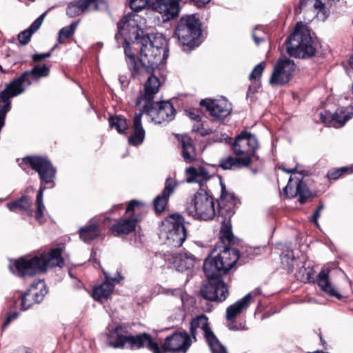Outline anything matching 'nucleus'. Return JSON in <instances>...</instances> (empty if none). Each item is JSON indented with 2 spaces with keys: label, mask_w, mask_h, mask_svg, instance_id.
Wrapping results in <instances>:
<instances>
[{
  "label": "nucleus",
  "mask_w": 353,
  "mask_h": 353,
  "mask_svg": "<svg viewBox=\"0 0 353 353\" xmlns=\"http://www.w3.org/2000/svg\"><path fill=\"white\" fill-rule=\"evenodd\" d=\"M228 327L229 330H233V331L246 330V328L244 326H243L241 325L238 326V325H234V323H229V324L228 325Z\"/></svg>",
  "instance_id": "54"
},
{
  "label": "nucleus",
  "mask_w": 353,
  "mask_h": 353,
  "mask_svg": "<svg viewBox=\"0 0 353 353\" xmlns=\"http://www.w3.org/2000/svg\"><path fill=\"white\" fill-rule=\"evenodd\" d=\"M32 205V201L27 196H22L18 199L8 203L6 207L11 212L17 211H30Z\"/></svg>",
  "instance_id": "34"
},
{
  "label": "nucleus",
  "mask_w": 353,
  "mask_h": 353,
  "mask_svg": "<svg viewBox=\"0 0 353 353\" xmlns=\"http://www.w3.org/2000/svg\"><path fill=\"white\" fill-rule=\"evenodd\" d=\"M159 79L154 75H150L145 83L144 92L137 99L136 105L138 108H147L148 105H151L154 95L159 90Z\"/></svg>",
  "instance_id": "20"
},
{
  "label": "nucleus",
  "mask_w": 353,
  "mask_h": 353,
  "mask_svg": "<svg viewBox=\"0 0 353 353\" xmlns=\"http://www.w3.org/2000/svg\"><path fill=\"white\" fill-rule=\"evenodd\" d=\"M197 261L196 258L189 252L180 254L175 261L176 269L183 272L194 267Z\"/></svg>",
  "instance_id": "33"
},
{
  "label": "nucleus",
  "mask_w": 353,
  "mask_h": 353,
  "mask_svg": "<svg viewBox=\"0 0 353 353\" xmlns=\"http://www.w3.org/2000/svg\"><path fill=\"white\" fill-rule=\"evenodd\" d=\"M200 105L205 107L206 110L209 112L214 119H225L230 114L232 110L231 104L225 99L218 100L206 99L202 100Z\"/></svg>",
  "instance_id": "17"
},
{
  "label": "nucleus",
  "mask_w": 353,
  "mask_h": 353,
  "mask_svg": "<svg viewBox=\"0 0 353 353\" xmlns=\"http://www.w3.org/2000/svg\"><path fill=\"white\" fill-rule=\"evenodd\" d=\"M51 56V52H48L46 53L41 54H35L32 56V59L34 61H39L46 58L50 57Z\"/></svg>",
  "instance_id": "53"
},
{
  "label": "nucleus",
  "mask_w": 353,
  "mask_h": 353,
  "mask_svg": "<svg viewBox=\"0 0 353 353\" xmlns=\"http://www.w3.org/2000/svg\"><path fill=\"white\" fill-rule=\"evenodd\" d=\"M18 314H19L17 312H14L13 313L8 314L3 325H2L3 329H5L8 326V325L10 323L11 321L16 319L18 316Z\"/></svg>",
  "instance_id": "52"
},
{
  "label": "nucleus",
  "mask_w": 353,
  "mask_h": 353,
  "mask_svg": "<svg viewBox=\"0 0 353 353\" xmlns=\"http://www.w3.org/2000/svg\"><path fill=\"white\" fill-rule=\"evenodd\" d=\"M186 210L194 219L212 220L216 214L214 199L207 192L201 190L188 203Z\"/></svg>",
  "instance_id": "8"
},
{
  "label": "nucleus",
  "mask_w": 353,
  "mask_h": 353,
  "mask_svg": "<svg viewBox=\"0 0 353 353\" xmlns=\"http://www.w3.org/2000/svg\"><path fill=\"white\" fill-rule=\"evenodd\" d=\"M281 259L282 263L284 265L285 263V265L288 269H291L293 267L294 259L291 252H288L286 254L283 253L281 255Z\"/></svg>",
  "instance_id": "49"
},
{
  "label": "nucleus",
  "mask_w": 353,
  "mask_h": 353,
  "mask_svg": "<svg viewBox=\"0 0 353 353\" xmlns=\"http://www.w3.org/2000/svg\"><path fill=\"white\" fill-rule=\"evenodd\" d=\"M329 272L330 270L327 268L322 269L317 276L316 283L321 290L329 296H334L341 299L342 296L338 292L336 288L331 283L329 278Z\"/></svg>",
  "instance_id": "24"
},
{
  "label": "nucleus",
  "mask_w": 353,
  "mask_h": 353,
  "mask_svg": "<svg viewBox=\"0 0 353 353\" xmlns=\"http://www.w3.org/2000/svg\"><path fill=\"white\" fill-rule=\"evenodd\" d=\"M19 165L23 170H26V166L29 165L32 169L37 172L39 175L41 181V185L37 195L36 203L37 209L35 217L38 221L42 222L46 210L43 202V192L46 188L43 184L53 183V180L56 174V170L47 159L38 156L27 157L23 158L21 162L19 163Z\"/></svg>",
  "instance_id": "4"
},
{
  "label": "nucleus",
  "mask_w": 353,
  "mask_h": 353,
  "mask_svg": "<svg viewBox=\"0 0 353 353\" xmlns=\"http://www.w3.org/2000/svg\"><path fill=\"white\" fill-rule=\"evenodd\" d=\"M281 169L287 173H293L294 174L297 169V165H296L294 168H293L292 169H286L285 168H282Z\"/></svg>",
  "instance_id": "56"
},
{
  "label": "nucleus",
  "mask_w": 353,
  "mask_h": 353,
  "mask_svg": "<svg viewBox=\"0 0 353 353\" xmlns=\"http://www.w3.org/2000/svg\"><path fill=\"white\" fill-rule=\"evenodd\" d=\"M300 5L302 8L306 6L314 8V12L311 17L305 19V20L308 21H310L314 17L324 20L327 16L325 6L321 0H301Z\"/></svg>",
  "instance_id": "27"
},
{
  "label": "nucleus",
  "mask_w": 353,
  "mask_h": 353,
  "mask_svg": "<svg viewBox=\"0 0 353 353\" xmlns=\"http://www.w3.org/2000/svg\"><path fill=\"white\" fill-rule=\"evenodd\" d=\"M139 61L142 68L151 73L165 55V39L159 34L147 35L141 38Z\"/></svg>",
  "instance_id": "6"
},
{
  "label": "nucleus",
  "mask_w": 353,
  "mask_h": 353,
  "mask_svg": "<svg viewBox=\"0 0 353 353\" xmlns=\"http://www.w3.org/2000/svg\"><path fill=\"white\" fill-rule=\"evenodd\" d=\"M17 297L19 301H14V306L16 307H20L23 310H26L33 304L37 303L32 296L29 289L23 295L20 292H17Z\"/></svg>",
  "instance_id": "36"
},
{
  "label": "nucleus",
  "mask_w": 353,
  "mask_h": 353,
  "mask_svg": "<svg viewBox=\"0 0 353 353\" xmlns=\"http://www.w3.org/2000/svg\"><path fill=\"white\" fill-rule=\"evenodd\" d=\"M29 290L37 303H40L47 294L46 283L43 280L34 282Z\"/></svg>",
  "instance_id": "35"
},
{
  "label": "nucleus",
  "mask_w": 353,
  "mask_h": 353,
  "mask_svg": "<svg viewBox=\"0 0 353 353\" xmlns=\"http://www.w3.org/2000/svg\"><path fill=\"white\" fill-rule=\"evenodd\" d=\"M140 17L134 13H129L117 23L118 33L115 39L119 41L121 38L125 41L137 40L139 37L141 28L139 24Z\"/></svg>",
  "instance_id": "13"
},
{
  "label": "nucleus",
  "mask_w": 353,
  "mask_h": 353,
  "mask_svg": "<svg viewBox=\"0 0 353 353\" xmlns=\"http://www.w3.org/2000/svg\"><path fill=\"white\" fill-rule=\"evenodd\" d=\"M190 117L192 119H194L195 121H200V117L199 115H196L194 113H190Z\"/></svg>",
  "instance_id": "57"
},
{
  "label": "nucleus",
  "mask_w": 353,
  "mask_h": 353,
  "mask_svg": "<svg viewBox=\"0 0 353 353\" xmlns=\"http://www.w3.org/2000/svg\"><path fill=\"white\" fill-rule=\"evenodd\" d=\"M319 119H320L321 122H322L323 123H324L327 125L333 126V122H332L333 114H332L331 112H330L328 111L323 110V111H321L319 112Z\"/></svg>",
  "instance_id": "46"
},
{
  "label": "nucleus",
  "mask_w": 353,
  "mask_h": 353,
  "mask_svg": "<svg viewBox=\"0 0 353 353\" xmlns=\"http://www.w3.org/2000/svg\"><path fill=\"white\" fill-rule=\"evenodd\" d=\"M191 343L190 336L185 332H174L166 337L163 346L161 347L159 346V347L161 353H185Z\"/></svg>",
  "instance_id": "15"
},
{
  "label": "nucleus",
  "mask_w": 353,
  "mask_h": 353,
  "mask_svg": "<svg viewBox=\"0 0 353 353\" xmlns=\"http://www.w3.org/2000/svg\"><path fill=\"white\" fill-rule=\"evenodd\" d=\"M215 286L217 287V290H216V294L218 296L217 301L220 302L225 301L228 295V288L227 285L224 282L219 281L215 282Z\"/></svg>",
  "instance_id": "43"
},
{
  "label": "nucleus",
  "mask_w": 353,
  "mask_h": 353,
  "mask_svg": "<svg viewBox=\"0 0 353 353\" xmlns=\"http://www.w3.org/2000/svg\"><path fill=\"white\" fill-rule=\"evenodd\" d=\"M347 170V168H345V167L338 168L334 170H330L327 173V177L330 179L336 180V179H339Z\"/></svg>",
  "instance_id": "48"
},
{
  "label": "nucleus",
  "mask_w": 353,
  "mask_h": 353,
  "mask_svg": "<svg viewBox=\"0 0 353 353\" xmlns=\"http://www.w3.org/2000/svg\"><path fill=\"white\" fill-rule=\"evenodd\" d=\"M252 37L255 43L259 46L261 42L268 39V36L261 28H255L252 32Z\"/></svg>",
  "instance_id": "44"
},
{
  "label": "nucleus",
  "mask_w": 353,
  "mask_h": 353,
  "mask_svg": "<svg viewBox=\"0 0 353 353\" xmlns=\"http://www.w3.org/2000/svg\"><path fill=\"white\" fill-rule=\"evenodd\" d=\"M109 123L112 128H115L119 133L125 132L128 129L126 119L122 116L112 117L109 119Z\"/></svg>",
  "instance_id": "39"
},
{
  "label": "nucleus",
  "mask_w": 353,
  "mask_h": 353,
  "mask_svg": "<svg viewBox=\"0 0 353 353\" xmlns=\"http://www.w3.org/2000/svg\"><path fill=\"white\" fill-rule=\"evenodd\" d=\"M147 0H131L130 6L135 12L142 10L147 5Z\"/></svg>",
  "instance_id": "47"
},
{
  "label": "nucleus",
  "mask_w": 353,
  "mask_h": 353,
  "mask_svg": "<svg viewBox=\"0 0 353 353\" xmlns=\"http://www.w3.org/2000/svg\"><path fill=\"white\" fill-rule=\"evenodd\" d=\"M181 148V156L186 163H192L196 160V151L192 140L188 136H181L179 139Z\"/></svg>",
  "instance_id": "25"
},
{
  "label": "nucleus",
  "mask_w": 353,
  "mask_h": 353,
  "mask_svg": "<svg viewBox=\"0 0 353 353\" xmlns=\"http://www.w3.org/2000/svg\"><path fill=\"white\" fill-rule=\"evenodd\" d=\"M119 80H120V81L121 82L122 84H123L125 82V80L122 79L121 77H120Z\"/></svg>",
  "instance_id": "59"
},
{
  "label": "nucleus",
  "mask_w": 353,
  "mask_h": 353,
  "mask_svg": "<svg viewBox=\"0 0 353 353\" xmlns=\"http://www.w3.org/2000/svg\"><path fill=\"white\" fill-rule=\"evenodd\" d=\"M46 13L40 15L26 30L20 32L18 35V39L21 45H26L30 40L33 33L37 31L41 26Z\"/></svg>",
  "instance_id": "30"
},
{
  "label": "nucleus",
  "mask_w": 353,
  "mask_h": 353,
  "mask_svg": "<svg viewBox=\"0 0 353 353\" xmlns=\"http://www.w3.org/2000/svg\"><path fill=\"white\" fill-rule=\"evenodd\" d=\"M107 343L114 348L129 347L132 350L148 347L153 353H161L159 345L150 335L143 333L132 335L125 325L115 327L109 325L107 328Z\"/></svg>",
  "instance_id": "3"
},
{
  "label": "nucleus",
  "mask_w": 353,
  "mask_h": 353,
  "mask_svg": "<svg viewBox=\"0 0 353 353\" xmlns=\"http://www.w3.org/2000/svg\"><path fill=\"white\" fill-rule=\"evenodd\" d=\"M286 50L292 56L307 58L314 56L316 48L307 24L297 22L294 32L285 41Z\"/></svg>",
  "instance_id": "5"
},
{
  "label": "nucleus",
  "mask_w": 353,
  "mask_h": 353,
  "mask_svg": "<svg viewBox=\"0 0 353 353\" xmlns=\"http://www.w3.org/2000/svg\"><path fill=\"white\" fill-rule=\"evenodd\" d=\"M142 203L139 201L132 200L128 204L125 212L129 214L128 217L121 219L117 223L114 224L111 230L115 235L127 234L135 230L137 219L131 213L134 211L136 207L141 206Z\"/></svg>",
  "instance_id": "16"
},
{
  "label": "nucleus",
  "mask_w": 353,
  "mask_h": 353,
  "mask_svg": "<svg viewBox=\"0 0 353 353\" xmlns=\"http://www.w3.org/2000/svg\"><path fill=\"white\" fill-rule=\"evenodd\" d=\"M63 265L61 250L55 248L32 258L21 257L17 260L13 265H10V269L14 274L25 277L45 272L49 268Z\"/></svg>",
  "instance_id": "1"
},
{
  "label": "nucleus",
  "mask_w": 353,
  "mask_h": 353,
  "mask_svg": "<svg viewBox=\"0 0 353 353\" xmlns=\"http://www.w3.org/2000/svg\"><path fill=\"white\" fill-rule=\"evenodd\" d=\"M186 181L188 183H201L210 178L209 172L203 166L189 167L185 169Z\"/></svg>",
  "instance_id": "28"
},
{
  "label": "nucleus",
  "mask_w": 353,
  "mask_h": 353,
  "mask_svg": "<svg viewBox=\"0 0 353 353\" xmlns=\"http://www.w3.org/2000/svg\"><path fill=\"white\" fill-rule=\"evenodd\" d=\"M98 219H91L87 225L79 228V236L84 242H89L99 235Z\"/></svg>",
  "instance_id": "29"
},
{
  "label": "nucleus",
  "mask_w": 353,
  "mask_h": 353,
  "mask_svg": "<svg viewBox=\"0 0 353 353\" xmlns=\"http://www.w3.org/2000/svg\"><path fill=\"white\" fill-rule=\"evenodd\" d=\"M192 1L194 2L195 4L200 7L205 5L208 2H210V0H191Z\"/></svg>",
  "instance_id": "55"
},
{
  "label": "nucleus",
  "mask_w": 353,
  "mask_h": 353,
  "mask_svg": "<svg viewBox=\"0 0 353 353\" xmlns=\"http://www.w3.org/2000/svg\"><path fill=\"white\" fill-rule=\"evenodd\" d=\"M79 21H75L71 23L70 26L62 28L58 34V41L59 43H63L67 39L70 38L75 32Z\"/></svg>",
  "instance_id": "38"
},
{
  "label": "nucleus",
  "mask_w": 353,
  "mask_h": 353,
  "mask_svg": "<svg viewBox=\"0 0 353 353\" xmlns=\"http://www.w3.org/2000/svg\"><path fill=\"white\" fill-rule=\"evenodd\" d=\"M166 243L174 248L182 245L187 237L184 219L178 214L169 216L163 221Z\"/></svg>",
  "instance_id": "10"
},
{
  "label": "nucleus",
  "mask_w": 353,
  "mask_h": 353,
  "mask_svg": "<svg viewBox=\"0 0 353 353\" xmlns=\"http://www.w3.org/2000/svg\"><path fill=\"white\" fill-rule=\"evenodd\" d=\"M239 258V251L232 248H225L216 256L212 254L203 264L206 276L210 279H214L227 273L237 262Z\"/></svg>",
  "instance_id": "7"
},
{
  "label": "nucleus",
  "mask_w": 353,
  "mask_h": 353,
  "mask_svg": "<svg viewBox=\"0 0 353 353\" xmlns=\"http://www.w3.org/2000/svg\"><path fill=\"white\" fill-rule=\"evenodd\" d=\"M175 34L179 41L183 46L194 48L199 44L201 27L199 19L194 15H188L181 18L176 28Z\"/></svg>",
  "instance_id": "9"
},
{
  "label": "nucleus",
  "mask_w": 353,
  "mask_h": 353,
  "mask_svg": "<svg viewBox=\"0 0 353 353\" xmlns=\"http://www.w3.org/2000/svg\"><path fill=\"white\" fill-rule=\"evenodd\" d=\"M237 201L233 193L228 192L222 186V192L219 201L220 208L227 207L226 210H231L236 205Z\"/></svg>",
  "instance_id": "37"
},
{
  "label": "nucleus",
  "mask_w": 353,
  "mask_h": 353,
  "mask_svg": "<svg viewBox=\"0 0 353 353\" xmlns=\"http://www.w3.org/2000/svg\"><path fill=\"white\" fill-rule=\"evenodd\" d=\"M0 70H2V68H1V66H0Z\"/></svg>",
  "instance_id": "60"
},
{
  "label": "nucleus",
  "mask_w": 353,
  "mask_h": 353,
  "mask_svg": "<svg viewBox=\"0 0 353 353\" xmlns=\"http://www.w3.org/2000/svg\"><path fill=\"white\" fill-rule=\"evenodd\" d=\"M353 117V108L339 109L333 114V127L341 128Z\"/></svg>",
  "instance_id": "32"
},
{
  "label": "nucleus",
  "mask_w": 353,
  "mask_h": 353,
  "mask_svg": "<svg viewBox=\"0 0 353 353\" xmlns=\"http://www.w3.org/2000/svg\"><path fill=\"white\" fill-rule=\"evenodd\" d=\"M283 190L288 198H294L299 196L301 203H304L312 196L311 192L306 184L303 182L301 177L293 178L290 176L288 183Z\"/></svg>",
  "instance_id": "18"
},
{
  "label": "nucleus",
  "mask_w": 353,
  "mask_h": 353,
  "mask_svg": "<svg viewBox=\"0 0 353 353\" xmlns=\"http://www.w3.org/2000/svg\"><path fill=\"white\" fill-rule=\"evenodd\" d=\"M122 277L119 276V279L117 278H109L108 275H105V281L100 285L96 287L93 290L92 297L97 301H100L103 299H107L113 292L114 285L110 280L119 282Z\"/></svg>",
  "instance_id": "26"
},
{
  "label": "nucleus",
  "mask_w": 353,
  "mask_h": 353,
  "mask_svg": "<svg viewBox=\"0 0 353 353\" xmlns=\"http://www.w3.org/2000/svg\"><path fill=\"white\" fill-rule=\"evenodd\" d=\"M252 299V292L228 306L225 312V319L229 323H234L236 318L250 306Z\"/></svg>",
  "instance_id": "23"
},
{
  "label": "nucleus",
  "mask_w": 353,
  "mask_h": 353,
  "mask_svg": "<svg viewBox=\"0 0 353 353\" xmlns=\"http://www.w3.org/2000/svg\"><path fill=\"white\" fill-rule=\"evenodd\" d=\"M177 185L178 183L174 179L169 177L166 179L163 192L153 201V206L156 212H161L165 209L169 198L174 193Z\"/></svg>",
  "instance_id": "21"
},
{
  "label": "nucleus",
  "mask_w": 353,
  "mask_h": 353,
  "mask_svg": "<svg viewBox=\"0 0 353 353\" xmlns=\"http://www.w3.org/2000/svg\"><path fill=\"white\" fill-rule=\"evenodd\" d=\"M129 41L124 39L123 48L124 52L126 57V61L129 70L131 72V75L133 78H136L140 74V68L136 63L135 56L132 53L130 47L129 46Z\"/></svg>",
  "instance_id": "31"
},
{
  "label": "nucleus",
  "mask_w": 353,
  "mask_h": 353,
  "mask_svg": "<svg viewBox=\"0 0 353 353\" xmlns=\"http://www.w3.org/2000/svg\"><path fill=\"white\" fill-rule=\"evenodd\" d=\"M265 67V62L262 61L257 64L252 70L249 75L250 80H256L261 77L262 75L264 68Z\"/></svg>",
  "instance_id": "45"
},
{
  "label": "nucleus",
  "mask_w": 353,
  "mask_h": 353,
  "mask_svg": "<svg viewBox=\"0 0 353 353\" xmlns=\"http://www.w3.org/2000/svg\"><path fill=\"white\" fill-rule=\"evenodd\" d=\"M140 112L135 113L133 118V134L129 137L128 141L133 145H138L143 143L145 138V130L141 124V117L143 112L150 116L155 123L161 124L169 122L174 119L175 109L169 101L154 103L147 108L141 107Z\"/></svg>",
  "instance_id": "2"
},
{
  "label": "nucleus",
  "mask_w": 353,
  "mask_h": 353,
  "mask_svg": "<svg viewBox=\"0 0 353 353\" xmlns=\"http://www.w3.org/2000/svg\"><path fill=\"white\" fill-rule=\"evenodd\" d=\"M179 0H154L151 8L161 15L163 21L171 20L179 14Z\"/></svg>",
  "instance_id": "19"
},
{
  "label": "nucleus",
  "mask_w": 353,
  "mask_h": 353,
  "mask_svg": "<svg viewBox=\"0 0 353 353\" xmlns=\"http://www.w3.org/2000/svg\"><path fill=\"white\" fill-rule=\"evenodd\" d=\"M295 68L293 61L287 58L279 59L270 79V84L283 85L287 83L290 80Z\"/></svg>",
  "instance_id": "14"
},
{
  "label": "nucleus",
  "mask_w": 353,
  "mask_h": 353,
  "mask_svg": "<svg viewBox=\"0 0 353 353\" xmlns=\"http://www.w3.org/2000/svg\"><path fill=\"white\" fill-rule=\"evenodd\" d=\"M97 0H75L68 3L66 14L70 17L83 14L90 10L98 9Z\"/></svg>",
  "instance_id": "22"
},
{
  "label": "nucleus",
  "mask_w": 353,
  "mask_h": 353,
  "mask_svg": "<svg viewBox=\"0 0 353 353\" xmlns=\"http://www.w3.org/2000/svg\"><path fill=\"white\" fill-rule=\"evenodd\" d=\"M216 290L217 287L215 286V283H209L203 286L201 290V294L204 299L215 301H217L218 297L216 294Z\"/></svg>",
  "instance_id": "40"
},
{
  "label": "nucleus",
  "mask_w": 353,
  "mask_h": 353,
  "mask_svg": "<svg viewBox=\"0 0 353 353\" xmlns=\"http://www.w3.org/2000/svg\"><path fill=\"white\" fill-rule=\"evenodd\" d=\"M324 208V206L323 205H320L319 206V208L316 209V210L314 212L312 219H311V221L312 222H314L315 223V225L316 226L319 225V223H318V218L321 215V212L322 211V210Z\"/></svg>",
  "instance_id": "51"
},
{
  "label": "nucleus",
  "mask_w": 353,
  "mask_h": 353,
  "mask_svg": "<svg viewBox=\"0 0 353 353\" xmlns=\"http://www.w3.org/2000/svg\"><path fill=\"white\" fill-rule=\"evenodd\" d=\"M190 333L195 340L197 334H203L212 353H227L225 347L220 343L209 327L206 316L202 314L192 319L190 324Z\"/></svg>",
  "instance_id": "11"
},
{
  "label": "nucleus",
  "mask_w": 353,
  "mask_h": 353,
  "mask_svg": "<svg viewBox=\"0 0 353 353\" xmlns=\"http://www.w3.org/2000/svg\"><path fill=\"white\" fill-rule=\"evenodd\" d=\"M258 148V141L254 135L243 131L239 134L232 145V150L240 162L245 167L250 165L251 157Z\"/></svg>",
  "instance_id": "12"
},
{
  "label": "nucleus",
  "mask_w": 353,
  "mask_h": 353,
  "mask_svg": "<svg viewBox=\"0 0 353 353\" xmlns=\"http://www.w3.org/2000/svg\"><path fill=\"white\" fill-rule=\"evenodd\" d=\"M220 238L223 243H230L233 238L231 226L225 221L222 223L220 230Z\"/></svg>",
  "instance_id": "42"
},
{
  "label": "nucleus",
  "mask_w": 353,
  "mask_h": 353,
  "mask_svg": "<svg viewBox=\"0 0 353 353\" xmlns=\"http://www.w3.org/2000/svg\"><path fill=\"white\" fill-rule=\"evenodd\" d=\"M240 161V157H239L237 158L228 157L222 159L219 165L223 170H230L234 167L244 166Z\"/></svg>",
  "instance_id": "41"
},
{
  "label": "nucleus",
  "mask_w": 353,
  "mask_h": 353,
  "mask_svg": "<svg viewBox=\"0 0 353 353\" xmlns=\"http://www.w3.org/2000/svg\"><path fill=\"white\" fill-rule=\"evenodd\" d=\"M349 63H350V67L353 69V57L350 59Z\"/></svg>",
  "instance_id": "58"
},
{
  "label": "nucleus",
  "mask_w": 353,
  "mask_h": 353,
  "mask_svg": "<svg viewBox=\"0 0 353 353\" xmlns=\"http://www.w3.org/2000/svg\"><path fill=\"white\" fill-rule=\"evenodd\" d=\"M166 293L179 297L181 301H183L184 293L182 289L167 290Z\"/></svg>",
  "instance_id": "50"
}]
</instances>
